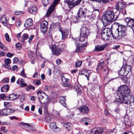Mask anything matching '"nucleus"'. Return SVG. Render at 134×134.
Masks as SVG:
<instances>
[{
    "mask_svg": "<svg viewBox=\"0 0 134 134\" xmlns=\"http://www.w3.org/2000/svg\"><path fill=\"white\" fill-rule=\"evenodd\" d=\"M118 28L114 34L107 28L102 31L101 36L102 39L107 40L110 38V34H111L112 36L115 38H122L125 37L127 35V27L125 25H118Z\"/></svg>",
    "mask_w": 134,
    "mask_h": 134,
    "instance_id": "f257e3e1",
    "label": "nucleus"
},
{
    "mask_svg": "<svg viewBox=\"0 0 134 134\" xmlns=\"http://www.w3.org/2000/svg\"><path fill=\"white\" fill-rule=\"evenodd\" d=\"M130 92V91L127 85H122L120 87L117 95L121 102L128 104H129L131 103L128 98Z\"/></svg>",
    "mask_w": 134,
    "mask_h": 134,
    "instance_id": "f03ea898",
    "label": "nucleus"
},
{
    "mask_svg": "<svg viewBox=\"0 0 134 134\" xmlns=\"http://www.w3.org/2000/svg\"><path fill=\"white\" fill-rule=\"evenodd\" d=\"M114 12L111 10L107 11L104 14L103 17V19L102 21H100V23L102 24V22L104 25L106 26L109 25L111 22L114 20H115L117 18L114 19Z\"/></svg>",
    "mask_w": 134,
    "mask_h": 134,
    "instance_id": "7ed1b4c3",
    "label": "nucleus"
},
{
    "mask_svg": "<svg viewBox=\"0 0 134 134\" xmlns=\"http://www.w3.org/2000/svg\"><path fill=\"white\" fill-rule=\"evenodd\" d=\"M88 12V11L86 8H80L77 13V16H73L72 17L74 21L76 22L79 18H83L84 16H86V14Z\"/></svg>",
    "mask_w": 134,
    "mask_h": 134,
    "instance_id": "20e7f679",
    "label": "nucleus"
},
{
    "mask_svg": "<svg viewBox=\"0 0 134 134\" xmlns=\"http://www.w3.org/2000/svg\"><path fill=\"white\" fill-rule=\"evenodd\" d=\"M59 1V0H54L52 4L49 8L45 15L47 17L49 16L55 9V7Z\"/></svg>",
    "mask_w": 134,
    "mask_h": 134,
    "instance_id": "39448f33",
    "label": "nucleus"
},
{
    "mask_svg": "<svg viewBox=\"0 0 134 134\" xmlns=\"http://www.w3.org/2000/svg\"><path fill=\"white\" fill-rule=\"evenodd\" d=\"M53 54L55 55L58 56L60 55L62 52V49L55 45H52L51 48Z\"/></svg>",
    "mask_w": 134,
    "mask_h": 134,
    "instance_id": "423d86ee",
    "label": "nucleus"
},
{
    "mask_svg": "<svg viewBox=\"0 0 134 134\" xmlns=\"http://www.w3.org/2000/svg\"><path fill=\"white\" fill-rule=\"evenodd\" d=\"M66 75H64L62 76L61 80L63 82V86L64 87H70V84L69 82V79L68 78Z\"/></svg>",
    "mask_w": 134,
    "mask_h": 134,
    "instance_id": "0eeeda50",
    "label": "nucleus"
},
{
    "mask_svg": "<svg viewBox=\"0 0 134 134\" xmlns=\"http://www.w3.org/2000/svg\"><path fill=\"white\" fill-rule=\"evenodd\" d=\"M75 42L76 46V52L79 53L80 52H82L85 50L84 47H86L83 46L84 44H82L80 46L79 44L80 43H79L77 41V40H75Z\"/></svg>",
    "mask_w": 134,
    "mask_h": 134,
    "instance_id": "6e6552de",
    "label": "nucleus"
},
{
    "mask_svg": "<svg viewBox=\"0 0 134 134\" xmlns=\"http://www.w3.org/2000/svg\"><path fill=\"white\" fill-rule=\"evenodd\" d=\"M48 23L46 21H43L41 24L40 29L43 33H44L47 31Z\"/></svg>",
    "mask_w": 134,
    "mask_h": 134,
    "instance_id": "1a4fd4ad",
    "label": "nucleus"
},
{
    "mask_svg": "<svg viewBox=\"0 0 134 134\" xmlns=\"http://www.w3.org/2000/svg\"><path fill=\"white\" fill-rule=\"evenodd\" d=\"M125 21L127 26L132 29L134 28V20L129 17H127L125 19Z\"/></svg>",
    "mask_w": 134,
    "mask_h": 134,
    "instance_id": "9d476101",
    "label": "nucleus"
},
{
    "mask_svg": "<svg viewBox=\"0 0 134 134\" xmlns=\"http://www.w3.org/2000/svg\"><path fill=\"white\" fill-rule=\"evenodd\" d=\"M80 112L84 114H88L89 111V109L88 106L86 105H82L78 108Z\"/></svg>",
    "mask_w": 134,
    "mask_h": 134,
    "instance_id": "9b49d317",
    "label": "nucleus"
},
{
    "mask_svg": "<svg viewBox=\"0 0 134 134\" xmlns=\"http://www.w3.org/2000/svg\"><path fill=\"white\" fill-rule=\"evenodd\" d=\"M81 32L80 34L88 37L90 32L88 28L86 26H82L81 28Z\"/></svg>",
    "mask_w": 134,
    "mask_h": 134,
    "instance_id": "f8f14e48",
    "label": "nucleus"
},
{
    "mask_svg": "<svg viewBox=\"0 0 134 134\" xmlns=\"http://www.w3.org/2000/svg\"><path fill=\"white\" fill-rule=\"evenodd\" d=\"M88 37L80 34V37L79 38V42H81L82 44H84L83 46H86L87 43V38Z\"/></svg>",
    "mask_w": 134,
    "mask_h": 134,
    "instance_id": "ddd939ff",
    "label": "nucleus"
},
{
    "mask_svg": "<svg viewBox=\"0 0 134 134\" xmlns=\"http://www.w3.org/2000/svg\"><path fill=\"white\" fill-rule=\"evenodd\" d=\"M59 31L61 33L62 39L64 40L66 39L69 35L68 31L66 29H62L60 28H59Z\"/></svg>",
    "mask_w": 134,
    "mask_h": 134,
    "instance_id": "4468645a",
    "label": "nucleus"
},
{
    "mask_svg": "<svg viewBox=\"0 0 134 134\" xmlns=\"http://www.w3.org/2000/svg\"><path fill=\"white\" fill-rule=\"evenodd\" d=\"M29 12L31 14H35L37 12L36 7L34 5H31L28 8Z\"/></svg>",
    "mask_w": 134,
    "mask_h": 134,
    "instance_id": "2eb2a0df",
    "label": "nucleus"
},
{
    "mask_svg": "<svg viewBox=\"0 0 134 134\" xmlns=\"http://www.w3.org/2000/svg\"><path fill=\"white\" fill-rule=\"evenodd\" d=\"M106 45L104 44L97 45L95 46L94 51L96 52L103 51Z\"/></svg>",
    "mask_w": 134,
    "mask_h": 134,
    "instance_id": "dca6fc26",
    "label": "nucleus"
},
{
    "mask_svg": "<svg viewBox=\"0 0 134 134\" xmlns=\"http://www.w3.org/2000/svg\"><path fill=\"white\" fill-rule=\"evenodd\" d=\"M7 17L5 15H2L1 18V20L3 24L7 26L8 24Z\"/></svg>",
    "mask_w": 134,
    "mask_h": 134,
    "instance_id": "f3484780",
    "label": "nucleus"
},
{
    "mask_svg": "<svg viewBox=\"0 0 134 134\" xmlns=\"http://www.w3.org/2000/svg\"><path fill=\"white\" fill-rule=\"evenodd\" d=\"M24 80L22 79L19 78L17 81V83L19 85H21L20 86L21 87H24L27 86L26 83L24 82Z\"/></svg>",
    "mask_w": 134,
    "mask_h": 134,
    "instance_id": "a211bd4d",
    "label": "nucleus"
},
{
    "mask_svg": "<svg viewBox=\"0 0 134 134\" xmlns=\"http://www.w3.org/2000/svg\"><path fill=\"white\" fill-rule=\"evenodd\" d=\"M123 3L121 2H117L116 5V9L119 10L122 9L124 7Z\"/></svg>",
    "mask_w": 134,
    "mask_h": 134,
    "instance_id": "6ab92c4d",
    "label": "nucleus"
},
{
    "mask_svg": "<svg viewBox=\"0 0 134 134\" xmlns=\"http://www.w3.org/2000/svg\"><path fill=\"white\" fill-rule=\"evenodd\" d=\"M33 24L32 20L31 19L29 18L26 20L25 22L24 26L26 27H28L31 26Z\"/></svg>",
    "mask_w": 134,
    "mask_h": 134,
    "instance_id": "aec40b11",
    "label": "nucleus"
},
{
    "mask_svg": "<svg viewBox=\"0 0 134 134\" xmlns=\"http://www.w3.org/2000/svg\"><path fill=\"white\" fill-rule=\"evenodd\" d=\"M50 128L54 130V131H59L60 130V129L57 127L54 122L51 123L50 125Z\"/></svg>",
    "mask_w": 134,
    "mask_h": 134,
    "instance_id": "412c9836",
    "label": "nucleus"
},
{
    "mask_svg": "<svg viewBox=\"0 0 134 134\" xmlns=\"http://www.w3.org/2000/svg\"><path fill=\"white\" fill-rule=\"evenodd\" d=\"M8 108H5L1 110L0 113L3 115H10Z\"/></svg>",
    "mask_w": 134,
    "mask_h": 134,
    "instance_id": "4be33fe9",
    "label": "nucleus"
},
{
    "mask_svg": "<svg viewBox=\"0 0 134 134\" xmlns=\"http://www.w3.org/2000/svg\"><path fill=\"white\" fill-rule=\"evenodd\" d=\"M64 126L65 128L68 130H70L72 126V124L69 122H64Z\"/></svg>",
    "mask_w": 134,
    "mask_h": 134,
    "instance_id": "5701e85b",
    "label": "nucleus"
},
{
    "mask_svg": "<svg viewBox=\"0 0 134 134\" xmlns=\"http://www.w3.org/2000/svg\"><path fill=\"white\" fill-rule=\"evenodd\" d=\"M122 66L124 68L125 70V71L127 74L130 72L131 67L130 65H127L126 64H124Z\"/></svg>",
    "mask_w": 134,
    "mask_h": 134,
    "instance_id": "b1692460",
    "label": "nucleus"
},
{
    "mask_svg": "<svg viewBox=\"0 0 134 134\" xmlns=\"http://www.w3.org/2000/svg\"><path fill=\"white\" fill-rule=\"evenodd\" d=\"M60 102V103L63 105L64 107H66V105L65 102L66 101V99L64 96H61L59 97Z\"/></svg>",
    "mask_w": 134,
    "mask_h": 134,
    "instance_id": "393cba45",
    "label": "nucleus"
},
{
    "mask_svg": "<svg viewBox=\"0 0 134 134\" xmlns=\"http://www.w3.org/2000/svg\"><path fill=\"white\" fill-rule=\"evenodd\" d=\"M119 75L121 76H125L127 74L124 68L122 66L120 70L119 71Z\"/></svg>",
    "mask_w": 134,
    "mask_h": 134,
    "instance_id": "a878e982",
    "label": "nucleus"
},
{
    "mask_svg": "<svg viewBox=\"0 0 134 134\" xmlns=\"http://www.w3.org/2000/svg\"><path fill=\"white\" fill-rule=\"evenodd\" d=\"M9 87L8 85H5L1 88V91L2 92H6L8 91Z\"/></svg>",
    "mask_w": 134,
    "mask_h": 134,
    "instance_id": "bb28decb",
    "label": "nucleus"
},
{
    "mask_svg": "<svg viewBox=\"0 0 134 134\" xmlns=\"http://www.w3.org/2000/svg\"><path fill=\"white\" fill-rule=\"evenodd\" d=\"M103 129L102 127H98L94 132V134H102L103 133Z\"/></svg>",
    "mask_w": 134,
    "mask_h": 134,
    "instance_id": "cd10ccee",
    "label": "nucleus"
},
{
    "mask_svg": "<svg viewBox=\"0 0 134 134\" xmlns=\"http://www.w3.org/2000/svg\"><path fill=\"white\" fill-rule=\"evenodd\" d=\"M8 99L10 100H13L16 99L17 98V95L16 94H12L7 97Z\"/></svg>",
    "mask_w": 134,
    "mask_h": 134,
    "instance_id": "c85d7f7f",
    "label": "nucleus"
},
{
    "mask_svg": "<svg viewBox=\"0 0 134 134\" xmlns=\"http://www.w3.org/2000/svg\"><path fill=\"white\" fill-rule=\"evenodd\" d=\"M81 0H77L75 2V3H70L69 4V6L70 8H71L74 7V5H77L78 3H80Z\"/></svg>",
    "mask_w": 134,
    "mask_h": 134,
    "instance_id": "c756f323",
    "label": "nucleus"
},
{
    "mask_svg": "<svg viewBox=\"0 0 134 134\" xmlns=\"http://www.w3.org/2000/svg\"><path fill=\"white\" fill-rule=\"evenodd\" d=\"M85 71H82L81 72H80L79 74L80 75H85L87 78L88 80H89V77L90 74H89V72H84V74L83 73V72Z\"/></svg>",
    "mask_w": 134,
    "mask_h": 134,
    "instance_id": "7c9ffc66",
    "label": "nucleus"
},
{
    "mask_svg": "<svg viewBox=\"0 0 134 134\" xmlns=\"http://www.w3.org/2000/svg\"><path fill=\"white\" fill-rule=\"evenodd\" d=\"M22 40H21V41L24 42V40L26 39H27L28 37V36L27 34H24L22 35Z\"/></svg>",
    "mask_w": 134,
    "mask_h": 134,
    "instance_id": "2f4dec72",
    "label": "nucleus"
},
{
    "mask_svg": "<svg viewBox=\"0 0 134 134\" xmlns=\"http://www.w3.org/2000/svg\"><path fill=\"white\" fill-rule=\"evenodd\" d=\"M80 121L81 122H83L85 121L91 122L92 120L87 118H83L80 120Z\"/></svg>",
    "mask_w": 134,
    "mask_h": 134,
    "instance_id": "473e14b6",
    "label": "nucleus"
},
{
    "mask_svg": "<svg viewBox=\"0 0 134 134\" xmlns=\"http://www.w3.org/2000/svg\"><path fill=\"white\" fill-rule=\"evenodd\" d=\"M45 121L47 122H49L51 121V118L49 114L48 115H46L45 116Z\"/></svg>",
    "mask_w": 134,
    "mask_h": 134,
    "instance_id": "72a5a7b5",
    "label": "nucleus"
},
{
    "mask_svg": "<svg viewBox=\"0 0 134 134\" xmlns=\"http://www.w3.org/2000/svg\"><path fill=\"white\" fill-rule=\"evenodd\" d=\"M117 131V130L115 128H114L112 129H111L110 130H109V134H113V133H114L115 134H116V133Z\"/></svg>",
    "mask_w": 134,
    "mask_h": 134,
    "instance_id": "f704fd0d",
    "label": "nucleus"
},
{
    "mask_svg": "<svg viewBox=\"0 0 134 134\" xmlns=\"http://www.w3.org/2000/svg\"><path fill=\"white\" fill-rule=\"evenodd\" d=\"M5 37L6 40L7 42H9L10 41L11 39H10L9 35L8 33H6L5 34Z\"/></svg>",
    "mask_w": 134,
    "mask_h": 134,
    "instance_id": "c9c22d12",
    "label": "nucleus"
},
{
    "mask_svg": "<svg viewBox=\"0 0 134 134\" xmlns=\"http://www.w3.org/2000/svg\"><path fill=\"white\" fill-rule=\"evenodd\" d=\"M25 100V95L24 94L21 95L20 98V101L21 102H24Z\"/></svg>",
    "mask_w": 134,
    "mask_h": 134,
    "instance_id": "e433bc0d",
    "label": "nucleus"
},
{
    "mask_svg": "<svg viewBox=\"0 0 134 134\" xmlns=\"http://www.w3.org/2000/svg\"><path fill=\"white\" fill-rule=\"evenodd\" d=\"M20 75L25 78H27V76H25L26 74L25 73V72L24 70V68H23L22 71H21Z\"/></svg>",
    "mask_w": 134,
    "mask_h": 134,
    "instance_id": "4c0bfd02",
    "label": "nucleus"
},
{
    "mask_svg": "<svg viewBox=\"0 0 134 134\" xmlns=\"http://www.w3.org/2000/svg\"><path fill=\"white\" fill-rule=\"evenodd\" d=\"M82 63V62L81 61H77L76 62L75 65L77 67H79L81 66Z\"/></svg>",
    "mask_w": 134,
    "mask_h": 134,
    "instance_id": "58836bf2",
    "label": "nucleus"
},
{
    "mask_svg": "<svg viewBox=\"0 0 134 134\" xmlns=\"http://www.w3.org/2000/svg\"><path fill=\"white\" fill-rule=\"evenodd\" d=\"M0 48L4 50H5L6 48V47L4 46V44L2 43L0 41Z\"/></svg>",
    "mask_w": 134,
    "mask_h": 134,
    "instance_id": "ea45409f",
    "label": "nucleus"
},
{
    "mask_svg": "<svg viewBox=\"0 0 134 134\" xmlns=\"http://www.w3.org/2000/svg\"><path fill=\"white\" fill-rule=\"evenodd\" d=\"M74 115V114L73 113H69L68 115H67V116L69 119H71L73 117Z\"/></svg>",
    "mask_w": 134,
    "mask_h": 134,
    "instance_id": "a19ab883",
    "label": "nucleus"
},
{
    "mask_svg": "<svg viewBox=\"0 0 134 134\" xmlns=\"http://www.w3.org/2000/svg\"><path fill=\"white\" fill-rule=\"evenodd\" d=\"M1 131L6 133L7 131L8 130L6 129V128L5 127L2 126L1 128Z\"/></svg>",
    "mask_w": 134,
    "mask_h": 134,
    "instance_id": "79ce46f5",
    "label": "nucleus"
},
{
    "mask_svg": "<svg viewBox=\"0 0 134 134\" xmlns=\"http://www.w3.org/2000/svg\"><path fill=\"white\" fill-rule=\"evenodd\" d=\"M51 0H42V2L44 3V5H46L48 4L49 3V1H51Z\"/></svg>",
    "mask_w": 134,
    "mask_h": 134,
    "instance_id": "37998d69",
    "label": "nucleus"
},
{
    "mask_svg": "<svg viewBox=\"0 0 134 134\" xmlns=\"http://www.w3.org/2000/svg\"><path fill=\"white\" fill-rule=\"evenodd\" d=\"M80 87L81 85L79 84L78 83L76 82L75 83L74 86L75 88L77 89H78L80 88Z\"/></svg>",
    "mask_w": 134,
    "mask_h": 134,
    "instance_id": "c03bdc74",
    "label": "nucleus"
},
{
    "mask_svg": "<svg viewBox=\"0 0 134 134\" xmlns=\"http://www.w3.org/2000/svg\"><path fill=\"white\" fill-rule=\"evenodd\" d=\"M11 62L10 59L9 58L6 59L5 60V63L6 64H10Z\"/></svg>",
    "mask_w": 134,
    "mask_h": 134,
    "instance_id": "a18cd8bd",
    "label": "nucleus"
},
{
    "mask_svg": "<svg viewBox=\"0 0 134 134\" xmlns=\"http://www.w3.org/2000/svg\"><path fill=\"white\" fill-rule=\"evenodd\" d=\"M23 13H24L23 11H16L14 12V13L15 15H19Z\"/></svg>",
    "mask_w": 134,
    "mask_h": 134,
    "instance_id": "49530a36",
    "label": "nucleus"
},
{
    "mask_svg": "<svg viewBox=\"0 0 134 134\" xmlns=\"http://www.w3.org/2000/svg\"><path fill=\"white\" fill-rule=\"evenodd\" d=\"M15 46L17 49H20L21 47V44L19 43H18L16 44Z\"/></svg>",
    "mask_w": 134,
    "mask_h": 134,
    "instance_id": "de8ad7c7",
    "label": "nucleus"
},
{
    "mask_svg": "<svg viewBox=\"0 0 134 134\" xmlns=\"http://www.w3.org/2000/svg\"><path fill=\"white\" fill-rule=\"evenodd\" d=\"M44 114L45 115H48L49 113L48 112L47 108L46 107H44Z\"/></svg>",
    "mask_w": 134,
    "mask_h": 134,
    "instance_id": "09e8293b",
    "label": "nucleus"
},
{
    "mask_svg": "<svg viewBox=\"0 0 134 134\" xmlns=\"http://www.w3.org/2000/svg\"><path fill=\"white\" fill-rule=\"evenodd\" d=\"M104 61V60H101L100 61V63L99 64V66H100L102 68L103 67Z\"/></svg>",
    "mask_w": 134,
    "mask_h": 134,
    "instance_id": "8fccbe9b",
    "label": "nucleus"
},
{
    "mask_svg": "<svg viewBox=\"0 0 134 134\" xmlns=\"http://www.w3.org/2000/svg\"><path fill=\"white\" fill-rule=\"evenodd\" d=\"M8 109L9 110V113L10 114L15 112V109L13 108H8Z\"/></svg>",
    "mask_w": 134,
    "mask_h": 134,
    "instance_id": "3c124183",
    "label": "nucleus"
},
{
    "mask_svg": "<svg viewBox=\"0 0 134 134\" xmlns=\"http://www.w3.org/2000/svg\"><path fill=\"white\" fill-rule=\"evenodd\" d=\"M93 13L94 14L97 13L96 15H98L99 14V9H96L93 12Z\"/></svg>",
    "mask_w": 134,
    "mask_h": 134,
    "instance_id": "603ef678",
    "label": "nucleus"
},
{
    "mask_svg": "<svg viewBox=\"0 0 134 134\" xmlns=\"http://www.w3.org/2000/svg\"><path fill=\"white\" fill-rule=\"evenodd\" d=\"M38 99L41 103H42L41 102V100L43 99L44 98L43 96L42 95H40L39 96H38Z\"/></svg>",
    "mask_w": 134,
    "mask_h": 134,
    "instance_id": "864d4df0",
    "label": "nucleus"
},
{
    "mask_svg": "<svg viewBox=\"0 0 134 134\" xmlns=\"http://www.w3.org/2000/svg\"><path fill=\"white\" fill-rule=\"evenodd\" d=\"M102 2L103 3H108L109 1L108 0H99L98 2Z\"/></svg>",
    "mask_w": 134,
    "mask_h": 134,
    "instance_id": "5fc2aeb1",
    "label": "nucleus"
},
{
    "mask_svg": "<svg viewBox=\"0 0 134 134\" xmlns=\"http://www.w3.org/2000/svg\"><path fill=\"white\" fill-rule=\"evenodd\" d=\"M9 79L7 78H6L3 80L2 82L3 83H8L9 82Z\"/></svg>",
    "mask_w": 134,
    "mask_h": 134,
    "instance_id": "6e6d98bb",
    "label": "nucleus"
},
{
    "mask_svg": "<svg viewBox=\"0 0 134 134\" xmlns=\"http://www.w3.org/2000/svg\"><path fill=\"white\" fill-rule=\"evenodd\" d=\"M42 91L41 90H39L37 92V96H39L40 95H42Z\"/></svg>",
    "mask_w": 134,
    "mask_h": 134,
    "instance_id": "4d7b16f0",
    "label": "nucleus"
},
{
    "mask_svg": "<svg viewBox=\"0 0 134 134\" xmlns=\"http://www.w3.org/2000/svg\"><path fill=\"white\" fill-rule=\"evenodd\" d=\"M34 37V36L33 35H31L29 38V40H28V42L29 43H31L32 40L33 39Z\"/></svg>",
    "mask_w": 134,
    "mask_h": 134,
    "instance_id": "13d9d810",
    "label": "nucleus"
},
{
    "mask_svg": "<svg viewBox=\"0 0 134 134\" xmlns=\"http://www.w3.org/2000/svg\"><path fill=\"white\" fill-rule=\"evenodd\" d=\"M62 60L60 59H58L56 60V63L57 64H60L62 62Z\"/></svg>",
    "mask_w": 134,
    "mask_h": 134,
    "instance_id": "bf43d9fd",
    "label": "nucleus"
},
{
    "mask_svg": "<svg viewBox=\"0 0 134 134\" xmlns=\"http://www.w3.org/2000/svg\"><path fill=\"white\" fill-rule=\"evenodd\" d=\"M115 111L118 113H120V109L119 107L116 108L115 110Z\"/></svg>",
    "mask_w": 134,
    "mask_h": 134,
    "instance_id": "052dcab7",
    "label": "nucleus"
},
{
    "mask_svg": "<svg viewBox=\"0 0 134 134\" xmlns=\"http://www.w3.org/2000/svg\"><path fill=\"white\" fill-rule=\"evenodd\" d=\"M13 54L12 53H8L7 54V56L9 58H11L12 56H13Z\"/></svg>",
    "mask_w": 134,
    "mask_h": 134,
    "instance_id": "680f3d73",
    "label": "nucleus"
},
{
    "mask_svg": "<svg viewBox=\"0 0 134 134\" xmlns=\"http://www.w3.org/2000/svg\"><path fill=\"white\" fill-rule=\"evenodd\" d=\"M4 66L8 69H11V67L8 64H5L4 65Z\"/></svg>",
    "mask_w": 134,
    "mask_h": 134,
    "instance_id": "e2e57ef3",
    "label": "nucleus"
},
{
    "mask_svg": "<svg viewBox=\"0 0 134 134\" xmlns=\"http://www.w3.org/2000/svg\"><path fill=\"white\" fill-rule=\"evenodd\" d=\"M5 52L4 51H2L0 53V57L3 56L5 55Z\"/></svg>",
    "mask_w": 134,
    "mask_h": 134,
    "instance_id": "0e129e2a",
    "label": "nucleus"
},
{
    "mask_svg": "<svg viewBox=\"0 0 134 134\" xmlns=\"http://www.w3.org/2000/svg\"><path fill=\"white\" fill-rule=\"evenodd\" d=\"M15 80V78L14 76L12 77L11 79V81L12 82H14Z\"/></svg>",
    "mask_w": 134,
    "mask_h": 134,
    "instance_id": "69168bd1",
    "label": "nucleus"
},
{
    "mask_svg": "<svg viewBox=\"0 0 134 134\" xmlns=\"http://www.w3.org/2000/svg\"><path fill=\"white\" fill-rule=\"evenodd\" d=\"M9 103L7 102H4V105L5 107H7L9 106Z\"/></svg>",
    "mask_w": 134,
    "mask_h": 134,
    "instance_id": "338daca9",
    "label": "nucleus"
},
{
    "mask_svg": "<svg viewBox=\"0 0 134 134\" xmlns=\"http://www.w3.org/2000/svg\"><path fill=\"white\" fill-rule=\"evenodd\" d=\"M17 66L16 65H14L12 69L14 71L16 70L17 69Z\"/></svg>",
    "mask_w": 134,
    "mask_h": 134,
    "instance_id": "774afa93",
    "label": "nucleus"
}]
</instances>
